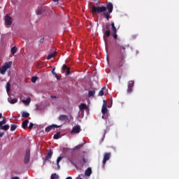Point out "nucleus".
<instances>
[{
  "instance_id": "1",
  "label": "nucleus",
  "mask_w": 179,
  "mask_h": 179,
  "mask_svg": "<svg viewBox=\"0 0 179 179\" xmlns=\"http://www.w3.org/2000/svg\"><path fill=\"white\" fill-rule=\"evenodd\" d=\"M92 10L93 13H103V15L108 20L109 19L111 18L110 16V13H108V11H107V8L106 6H92Z\"/></svg>"
},
{
  "instance_id": "2",
  "label": "nucleus",
  "mask_w": 179,
  "mask_h": 179,
  "mask_svg": "<svg viewBox=\"0 0 179 179\" xmlns=\"http://www.w3.org/2000/svg\"><path fill=\"white\" fill-rule=\"evenodd\" d=\"M12 65H13V62H6L4 65L1 68L0 73H1V75H5L6 71H8V69H10Z\"/></svg>"
},
{
  "instance_id": "3",
  "label": "nucleus",
  "mask_w": 179,
  "mask_h": 179,
  "mask_svg": "<svg viewBox=\"0 0 179 179\" xmlns=\"http://www.w3.org/2000/svg\"><path fill=\"white\" fill-rule=\"evenodd\" d=\"M31 159V151L30 149L27 148L25 152V155L24 157V164H28L30 162Z\"/></svg>"
},
{
  "instance_id": "4",
  "label": "nucleus",
  "mask_w": 179,
  "mask_h": 179,
  "mask_svg": "<svg viewBox=\"0 0 179 179\" xmlns=\"http://www.w3.org/2000/svg\"><path fill=\"white\" fill-rule=\"evenodd\" d=\"M108 27H110V25H106L107 31H104V29H103V40L105 43H107V38H108V36L111 34V31L108 29Z\"/></svg>"
},
{
  "instance_id": "5",
  "label": "nucleus",
  "mask_w": 179,
  "mask_h": 179,
  "mask_svg": "<svg viewBox=\"0 0 179 179\" xmlns=\"http://www.w3.org/2000/svg\"><path fill=\"white\" fill-rule=\"evenodd\" d=\"M66 76H69L71 75V69L68 67L66 64H64L62 67V73H65Z\"/></svg>"
},
{
  "instance_id": "6",
  "label": "nucleus",
  "mask_w": 179,
  "mask_h": 179,
  "mask_svg": "<svg viewBox=\"0 0 179 179\" xmlns=\"http://www.w3.org/2000/svg\"><path fill=\"white\" fill-rule=\"evenodd\" d=\"M81 131V127L78 125L73 127L71 134V135H76L80 134Z\"/></svg>"
},
{
  "instance_id": "7",
  "label": "nucleus",
  "mask_w": 179,
  "mask_h": 179,
  "mask_svg": "<svg viewBox=\"0 0 179 179\" xmlns=\"http://www.w3.org/2000/svg\"><path fill=\"white\" fill-rule=\"evenodd\" d=\"M111 158V152H105L103 155V166L106 165V163H107V161L110 160Z\"/></svg>"
},
{
  "instance_id": "8",
  "label": "nucleus",
  "mask_w": 179,
  "mask_h": 179,
  "mask_svg": "<svg viewBox=\"0 0 179 179\" xmlns=\"http://www.w3.org/2000/svg\"><path fill=\"white\" fill-rule=\"evenodd\" d=\"M4 20H5V24H6V26H10V24H13V18L8 15H6L5 16Z\"/></svg>"
},
{
  "instance_id": "9",
  "label": "nucleus",
  "mask_w": 179,
  "mask_h": 179,
  "mask_svg": "<svg viewBox=\"0 0 179 179\" xmlns=\"http://www.w3.org/2000/svg\"><path fill=\"white\" fill-rule=\"evenodd\" d=\"M111 27L113 33V38L117 40L118 35H117V28L115 27V24L113 22H111Z\"/></svg>"
},
{
  "instance_id": "10",
  "label": "nucleus",
  "mask_w": 179,
  "mask_h": 179,
  "mask_svg": "<svg viewBox=\"0 0 179 179\" xmlns=\"http://www.w3.org/2000/svg\"><path fill=\"white\" fill-rule=\"evenodd\" d=\"M134 80H130L128 83V88H127V93L131 94L134 89Z\"/></svg>"
},
{
  "instance_id": "11",
  "label": "nucleus",
  "mask_w": 179,
  "mask_h": 179,
  "mask_svg": "<svg viewBox=\"0 0 179 179\" xmlns=\"http://www.w3.org/2000/svg\"><path fill=\"white\" fill-rule=\"evenodd\" d=\"M62 127L61 125H57V124H52V125H50V126H48L46 128H45V132L47 133H49L51 131V130H52L54 128H60Z\"/></svg>"
},
{
  "instance_id": "12",
  "label": "nucleus",
  "mask_w": 179,
  "mask_h": 179,
  "mask_svg": "<svg viewBox=\"0 0 179 179\" xmlns=\"http://www.w3.org/2000/svg\"><path fill=\"white\" fill-rule=\"evenodd\" d=\"M108 109H107V101L103 100V104L102 106L101 113L103 115L107 114Z\"/></svg>"
},
{
  "instance_id": "13",
  "label": "nucleus",
  "mask_w": 179,
  "mask_h": 179,
  "mask_svg": "<svg viewBox=\"0 0 179 179\" xmlns=\"http://www.w3.org/2000/svg\"><path fill=\"white\" fill-rule=\"evenodd\" d=\"M106 8V10L108 9V13H109L110 15V13H113V10L114 9V6L113 5V3H108Z\"/></svg>"
},
{
  "instance_id": "14",
  "label": "nucleus",
  "mask_w": 179,
  "mask_h": 179,
  "mask_svg": "<svg viewBox=\"0 0 179 179\" xmlns=\"http://www.w3.org/2000/svg\"><path fill=\"white\" fill-rule=\"evenodd\" d=\"M53 155V151L52 150H50L47 155L45 156V161H50Z\"/></svg>"
},
{
  "instance_id": "15",
  "label": "nucleus",
  "mask_w": 179,
  "mask_h": 179,
  "mask_svg": "<svg viewBox=\"0 0 179 179\" xmlns=\"http://www.w3.org/2000/svg\"><path fill=\"white\" fill-rule=\"evenodd\" d=\"M59 121H68L69 120V117L68 115H61L59 117Z\"/></svg>"
},
{
  "instance_id": "16",
  "label": "nucleus",
  "mask_w": 179,
  "mask_h": 179,
  "mask_svg": "<svg viewBox=\"0 0 179 179\" xmlns=\"http://www.w3.org/2000/svg\"><path fill=\"white\" fill-rule=\"evenodd\" d=\"M29 123V120H25L24 121L22 122V127L24 129H26L28 127V124Z\"/></svg>"
},
{
  "instance_id": "17",
  "label": "nucleus",
  "mask_w": 179,
  "mask_h": 179,
  "mask_svg": "<svg viewBox=\"0 0 179 179\" xmlns=\"http://www.w3.org/2000/svg\"><path fill=\"white\" fill-rule=\"evenodd\" d=\"M79 109L80 111H84L85 110H87V106H86V104L85 103H81L79 106Z\"/></svg>"
},
{
  "instance_id": "18",
  "label": "nucleus",
  "mask_w": 179,
  "mask_h": 179,
  "mask_svg": "<svg viewBox=\"0 0 179 179\" xmlns=\"http://www.w3.org/2000/svg\"><path fill=\"white\" fill-rule=\"evenodd\" d=\"M86 176H90L92 175V168L89 167L85 172Z\"/></svg>"
},
{
  "instance_id": "19",
  "label": "nucleus",
  "mask_w": 179,
  "mask_h": 179,
  "mask_svg": "<svg viewBox=\"0 0 179 179\" xmlns=\"http://www.w3.org/2000/svg\"><path fill=\"white\" fill-rule=\"evenodd\" d=\"M107 90V88L106 87V86H104L103 87H102V89L101 90V91L99 92V96H104V91H106Z\"/></svg>"
},
{
  "instance_id": "20",
  "label": "nucleus",
  "mask_w": 179,
  "mask_h": 179,
  "mask_svg": "<svg viewBox=\"0 0 179 179\" xmlns=\"http://www.w3.org/2000/svg\"><path fill=\"white\" fill-rule=\"evenodd\" d=\"M45 11V8H38V10H36V14L37 15H41Z\"/></svg>"
},
{
  "instance_id": "21",
  "label": "nucleus",
  "mask_w": 179,
  "mask_h": 179,
  "mask_svg": "<svg viewBox=\"0 0 179 179\" xmlns=\"http://www.w3.org/2000/svg\"><path fill=\"white\" fill-rule=\"evenodd\" d=\"M56 55H57V52L50 53V55H48L47 59H52V58H54V57H56Z\"/></svg>"
},
{
  "instance_id": "22",
  "label": "nucleus",
  "mask_w": 179,
  "mask_h": 179,
  "mask_svg": "<svg viewBox=\"0 0 179 179\" xmlns=\"http://www.w3.org/2000/svg\"><path fill=\"white\" fill-rule=\"evenodd\" d=\"M10 129V125L9 124H6L4 126L0 127V129L3 131H8Z\"/></svg>"
},
{
  "instance_id": "23",
  "label": "nucleus",
  "mask_w": 179,
  "mask_h": 179,
  "mask_svg": "<svg viewBox=\"0 0 179 179\" xmlns=\"http://www.w3.org/2000/svg\"><path fill=\"white\" fill-rule=\"evenodd\" d=\"M10 52H11V54H13V55H15V54H16V52H17V48L16 46L11 48Z\"/></svg>"
},
{
  "instance_id": "24",
  "label": "nucleus",
  "mask_w": 179,
  "mask_h": 179,
  "mask_svg": "<svg viewBox=\"0 0 179 179\" xmlns=\"http://www.w3.org/2000/svg\"><path fill=\"white\" fill-rule=\"evenodd\" d=\"M59 178H60L59 176L56 173L51 174L50 179H59Z\"/></svg>"
},
{
  "instance_id": "25",
  "label": "nucleus",
  "mask_w": 179,
  "mask_h": 179,
  "mask_svg": "<svg viewBox=\"0 0 179 179\" xmlns=\"http://www.w3.org/2000/svg\"><path fill=\"white\" fill-rule=\"evenodd\" d=\"M96 94V91L93 90H90L88 92V97L90 98V97H92V96H94V95Z\"/></svg>"
},
{
  "instance_id": "26",
  "label": "nucleus",
  "mask_w": 179,
  "mask_h": 179,
  "mask_svg": "<svg viewBox=\"0 0 179 179\" xmlns=\"http://www.w3.org/2000/svg\"><path fill=\"white\" fill-rule=\"evenodd\" d=\"M6 92L9 93L10 92V90H11V85H10V83H6Z\"/></svg>"
},
{
  "instance_id": "27",
  "label": "nucleus",
  "mask_w": 179,
  "mask_h": 179,
  "mask_svg": "<svg viewBox=\"0 0 179 179\" xmlns=\"http://www.w3.org/2000/svg\"><path fill=\"white\" fill-rule=\"evenodd\" d=\"M29 116H30V114L27 112L24 111L22 113V117L23 118H28V117H29Z\"/></svg>"
},
{
  "instance_id": "28",
  "label": "nucleus",
  "mask_w": 179,
  "mask_h": 179,
  "mask_svg": "<svg viewBox=\"0 0 179 179\" xmlns=\"http://www.w3.org/2000/svg\"><path fill=\"white\" fill-rule=\"evenodd\" d=\"M124 59H125V57L124 55H122L120 57L121 62L119 63V66H122V65L124 64Z\"/></svg>"
},
{
  "instance_id": "29",
  "label": "nucleus",
  "mask_w": 179,
  "mask_h": 179,
  "mask_svg": "<svg viewBox=\"0 0 179 179\" xmlns=\"http://www.w3.org/2000/svg\"><path fill=\"white\" fill-rule=\"evenodd\" d=\"M61 138V132H57L56 134L54 135L53 138L55 140H58Z\"/></svg>"
},
{
  "instance_id": "30",
  "label": "nucleus",
  "mask_w": 179,
  "mask_h": 179,
  "mask_svg": "<svg viewBox=\"0 0 179 179\" xmlns=\"http://www.w3.org/2000/svg\"><path fill=\"white\" fill-rule=\"evenodd\" d=\"M31 98H28L26 100H22V102L25 104V105H29L31 103Z\"/></svg>"
},
{
  "instance_id": "31",
  "label": "nucleus",
  "mask_w": 179,
  "mask_h": 179,
  "mask_svg": "<svg viewBox=\"0 0 179 179\" xmlns=\"http://www.w3.org/2000/svg\"><path fill=\"white\" fill-rule=\"evenodd\" d=\"M55 68H54V69H52V75L55 76V78H57V80H59V78L58 74H57L56 72H55Z\"/></svg>"
},
{
  "instance_id": "32",
  "label": "nucleus",
  "mask_w": 179,
  "mask_h": 179,
  "mask_svg": "<svg viewBox=\"0 0 179 179\" xmlns=\"http://www.w3.org/2000/svg\"><path fill=\"white\" fill-rule=\"evenodd\" d=\"M38 78L37 76H33L31 79L32 83H36Z\"/></svg>"
},
{
  "instance_id": "33",
  "label": "nucleus",
  "mask_w": 179,
  "mask_h": 179,
  "mask_svg": "<svg viewBox=\"0 0 179 179\" xmlns=\"http://www.w3.org/2000/svg\"><path fill=\"white\" fill-rule=\"evenodd\" d=\"M17 127L16 124H11L10 126V131H15L17 129Z\"/></svg>"
},
{
  "instance_id": "34",
  "label": "nucleus",
  "mask_w": 179,
  "mask_h": 179,
  "mask_svg": "<svg viewBox=\"0 0 179 179\" xmlns=\"http://www.w3.org/2000/svg\"><path fill=\"white\" fill-rule=\"evenodd\" d=\"M7 123L6 120L5 119V117L3 118V120L0 121V127H1V126L6 124Z\"/></svg>"
},
{
  "instance_id": "35",
  "label": "nucleus",
  "mask_w": 179,
  "mask_h": 179,
  "mask_svg": "<svg viewBox=\"0 0 179 179\" xmlns=\"http://www.w3.org/2000/svg\"><path fill=\"white\" fill-rule=\"evenodd\" d=\"M18 100L17 99H13L10 101V104H15L17 103Z\"/></svg>"
},
{
  "instance_id": "36",
  "label": "nucleus",
  "mask_w": 179,
  "mask_h": 179,
  "mask_svg": "<svg viewBox=\"0 0 179 179\" xmlns=\"http://www.w3.org/2000/svg\"><path fill=\"white\" fill-rule=\"evenodd\" d=\"M62 160V157H59L57 159V165H59L60 162Z\"/></svg>"
},
{
  "instance_id": "37",
  "label": "nucleus",
  "mask_w": 179,
  "mask_h": 179,
  "mask_svg": "<svg viewBox=\"0 0 179 179\" xmlns=\"http://www.w3.org/2000/svg\"><path fill=\"white\" fill-rule=\"evenodd\" d=\"M34 126V123L33 122H30L29 123V129H32Z\"/></svg>"
},
{
  "instance_id": "38",
  "label": "nucleus",
  "mask_w": 179,
  "mask_h": 179,
  "mask_svg": "<svg viewBox=\"0 0 179 179\" xmlns=\"http://www.w3.org/2000/svg\"><path fill=\"white\" fill-rule=\"evenodd\" d=\"M44 41H45V38H42L40 39L39 43H44Z\"/></svg>"
},
{
  "instance_id": "39",
  "label": "nucleus",
  "mask_w": 179,
  "mask_h": 179,
  "mask_svg": "<svg viewBox=\"0 0 179 179\" xmlns=\"http://www.w3.org/2000/svg\"><path fill=\"white\" fill-rule=\"evenodd\" d=\"M4 135L3 132H0V138H2Z\"/></svg>"
},
{
  "instance_id": "40",
  "label": "nucleus",
  "mask_w": 179,
  "mask_h": 179,
  "mask_svg": "<svg viewBox=\"0 0 179 179\" xmlns=\"http://www.w3.org/2000/svg\"><path fill=\"white\" fill-rule=\"evenodd\" d=\"M105 49H106V52H108V46L106 45Z\"/></svg>"
},
{
  "instance_id": "41",
  "label": "nucleus",
  "mask_w": 179,
  "mask_h": 179,
  "mask_svg": "<svg viewBox=\"0 0 179 179\" xmlns=\"http://www.w3.org/2000/svg\"><path fill=\"white\" fill-rule=\"evenodd\" d=\"M50 98H51V99H57V96H54V95H51V96H50Z\"/></svg>"
},
{
  "instance_id": "42",
  "label": "nucleus",
  "mask_w": 179,
  "mask_h": 179,
  "mask_svg": "<svg viewBox=\"0 0 179 179\" xmlns=\"http://www.w3.org/2000/svg\"><path fill=\"white\" fill-rule=\"evenodd\" d=\"M136 37H138L137 35H133V36H132V38H134V39L136 38Z\"/></svg>"
},
{
  "instance_id": "43",
  "label": "nucleus",
  "mask_w": 179,
  "mask_h": 179,
  "mask_svg": "<svg viewBox=\"0 0 179 179\" xmlns=\"http://www.w3.org/2000/svg\"><path fill=\"white\" fill-rule=\"evenodd\" d=\"M57 169L59 170L60 169V164H59V163H58V164H57Z\"/></svg>"
},
{
  "instance_id": "44",
  "label": "nucleus",
  "mask_w": 179,
  "mask_h": 179,
  "mask_svg": "<svg viewBox=\"0 0 179 179\" xmlns=\"http://www.w3.org/2000/svg\"><path fill=\"white\" fill-rule=\"evenodd\" d=\"M11 179H20V178H19V177H17V176H15V177H13V178H11Z\"/></svg>"
},
{
  "instance_id": "45",
  "label": "nucleus",
  "mask_w": 179,
  "mask_h": 179,
  "mask_svg": "<svg viewBox=\"0 0 179 179\" xmlns=\"http://www.w3.org/2000/svg\"><path fill=\"white\" fill-rule=\"evenodd\" d=\"M120 50H123V51H125V48L124 46L120 47Z\"/></svg>"
},
{
  "instance_id": "46",
  "label": "nucleus",
  "mask_w": 179,
  "mask_h": 179,
  "mask_svg": "<svg viewBox=\"0 0 179 179\" xmlns=\"http://www.w3.org/2000/svg\"><path fill=\"white\" fill-rule=\"evenodd\" d=\"M83 163L86 164V159H85V157L83 158Z\"/></svg>"
},
{
  "instance_id": "47",
  "label": "nucleus",
  "mask_w": 179,
  "mask_h": 179,
  "mask_svg": "<svg viewBox=\"0 0 179 179\" xmlns=\"http://www.w3.org/2000/svg\"><path fill=\"white\" fill-rule=\"evenodd\" d=\"M2 118H3V114L0 113V119H2Z\"/></svg>"
},
{
  "instance_id": "48",
  "label": "nucleus",
  "mask_w": 179,
  "mask_h": 179,
  "mask_svg": "<svg viewBox=\"0 0 179 179\" xmlns=\"http://www.w3.org/2000/svg\"><path fill=\"white\" fill-rule=\"evenodd\" d=\"M78 147H79V148H83V144L79 145H78Z\"/></svg>"
},
{
  "instance_id": "49",
  "label": "nucleus",
  "mask_w": 179,
  "mask_h": 179,
  "mask_svg": "<svg viewBox=\"0 0 179 179\" xmlns=\"http://www.w3.org/2000/svg\"><path fill=\"white\" fill-rule=\"evenodd\" d=\"M66 179H73V178L71 176H69Z\"/></svg>"
},
{
  "instance_id": "50",
  "label": "nucleus",
  "mask_w": 179,
  "mask_h": 179,
  "mask_svg": "<svg viewBox=\"0 0 179 179\" xmlns=\"http://www.w3.org/2000/svg\"><path fill=\"white\" fill-rule=\"evenodd\" d=\"M54 2H57L59 0H52Z\"/></svg>"
},
{
  "instance_id": "51",
  "label": "nucleus",
  "mask_w": 179,
  "mask_h": 179,
  "mask_svg": "<svg viewBox=\"0 0 179 179\" xmlns=\"http://www.w3.org/2000/svg\"><path fill=\"white\" fill-rule=\"evenodd\" d=\"M119 79L121 80V76H119Z\"/></svg>"
},
{
  "instance_id": "52",
  "label": "nucleus",
  "mask_w": 179,
  "mask_h": 179,
  "mask_svg": "<svg viewBox=\"0 0 179 179\" xmlns=\"http://www.w3.org/2000/svg\"><path fill=\"white\" fill-rule=\"evenodd\" d=\"M102 119H104V116H102Z\"/></svg>"
},
{
  "instance_id": "53",
  "label": "nucleus",
  "mask_w": 179,
  "mask_h": 179,
  "mask_svg": "<svg viewBox=\"0 0 179 179\" xmlns=\"http://www.w3.org/2000/svg\"><path fill=\"white\" fill-rule=\"evenodd\" d=\"M80 179H83V178H80Z\"/></svg>"
}]
</instances>
